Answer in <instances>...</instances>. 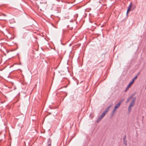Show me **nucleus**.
Returning <instances> with one entry per match:
<instances>
[{"label": "nucleus", "instance_id": "423d86ee", "mask_svg": "<svg viewBox=\"0 0 146 146\" xmlns=\"http://www.w3.org/2000/svg\"><path fill=\"white\" fill-rule=\"evenodd\" d=\"M133 83V81H131L129 84L127 86V88H130L131 85Z\"/></svg>", "mask_w": 146, "mask_h": 146}, {"label": "nucleus", "instance_id": "f8f14e48", "mask_svg": "<svg viewBox=\"0 0 146 146\" xmlns=\"http://www.w3.org/2000/svg\"><path fill=\"white\" fill-rule=\"evenodd\" d=\"M129 88H127V87H126L125 90V92H126L129 89Z\"/></svg>", "mask_w": 146, "mask_h": 146}, {"label": "nucleus", "instance_id": "20e7f679", "mask_svg": "<svg viewBox=\"0 0 146 146\" xmlns=\"http://www.w3.org/2000/svg\"><path fill=\"white\" fill-rule=\"evenodd\" d=\"M131 6H132V3H131L127 8V13H126V14H127V15H128V12H129V11H130V10L131 9Z\"/></svg>", "mask_w": 146, "mask_h": 146}, {"label": "nucleus", "instance_id": "39448f33", "mask_svg": "<svg viewBox=\"0 0 146 146\" xmlns=\"http://www.w3.org/2000/svg\"><path fill=\"white\" fill-rule=\"evenodd\" d=\"M123 143L125 146H126L127 145V141L125 140V136L124 137L123 139Z\"/></svg>", "mask_w": 146, "mask_h": 146}, {"label": "nucleus", "instance_id": "0eeeda50", "mask_svg": "<svg viewBox=\"0 0 146 146\" xmlns=\"http://www.w3.org/2000/svg\"><path fill=\"white\" fill-rule=\"evenodd\" d=\"M137 76H136L134 78H133V80H132V81H133V82H134L135 80V79L137 78Z\"/></svg>", "mask_w": 146, "mask_h": 146}, {"label": "nucleus", "instance_id": "f257e3e1", "mask_svg": "<svg viewBox=\"0 0 146 146\" xmlns=\"http://www.w3.org/2000/svg\"><path fill=\"white\" fill-rule=\"evenodd\" d=\"M111 106V105H110L108 106L107 108L103 113L102 115L99 117L102 119L105 115L107 113L108 111H109V109L110 108Z\"/></svg>", "mask_w": 146, "mask_h": 146}, {"label": "nucleus", "instance_id": "4468645a", "mask_svg": "<svg viewBox=\"0 0 146 146\" xmlns=\"http://www.w3.org/2000/svg\"><path fill=\"white\" fill-rule=\"evenodd\" d=\"M135 100V98H134L133 100Z\"/></svg>", "mask_w": 146, "mask_h": 146}, {"label": "nucleus", "instance_id": "7ed1b4c3", "mask_svg": "<svg viewBox=\"0 0 146 146\" xmlns=\"http://www.w3.org/2000/svg\"><path fill=\"white\" fill-rule=\"evenodd\" d=\"M135 104V101H132L130 104L128 108V111L130 112L132 109V107L134 106Z\"/></svg>", "mask_w": 146, "mask_h": 146}, {"label": "nucleus", "instance_id": "2eb2a0df", "mask_svg": "<svg viewBox=\"0 0 146 146\" xmlns=\"http://www.w3.org/2000/svg\"><path fill=\"white\" fill-rule=\"evenodd\" d=\"M66 86H64V87L65 88H66Z\"/></svg>", "mask_w": 146, "mask_h": 146}, {"label": "nucleus", "instance_id": "f03ea898", "mask_svg": "<svg viewBox=\"0 0 146 146\" xmlns=\"http://www.w3.org/2000/svg\"><path fill=\"white\" fill-rule=\"evenodd\" d=\"M121 103V102H119L117 103V104H116L112 111V113L114 114L115 113L117 109L120 106Z\"/></svg>", "mask_w": 146, "mask_h": 146}, {"label": "nucleus", "instance_id": "9b49d317", "mask_svg": "<svg viewBox=\"0 0 146 146\" xmlns=\"http://www.w3.org/2000/svg\"><path fill=\"white\" fill-rule=\"evenodd\" d=\"M129 88H127V87H126L125 90V92H126L129 89Z\"/></svg>", "mask_w": 146, "mask_h": 146}, {"label": "nucleus", "instance_id": "1a4fd4ad", "mask_svg": "<svg viewBox=\"0 0 146 146\" xmlns=\"http://www.w3.org/2000/svg\"><path fill=\"white\" fill-rule=\"evenodd\" d=\"M133 96H130L129 98V100H131V99L133 97Z\"/></svg>", "mask_w": 146, "mask_h": 146}, {"label": "nucleus", "instance_id": "9d476101", "mask_svg": "<svg viewBox=\"0 0 146 146\" xmlns=\"http://www.w3.org/2000/svg\"><path fill=\"white\" fill-rule=\"evenodd\" d=\"M48 145H51V142L50 141H48Z\"/></svg>", "mask_w": 146, "mask_h": 146}, {"label": "nucleus", "instance_id": "6e6552de", "mask_svg": "<svg viewBox=\"0 0 146 146\" xmlns=\"http://www.w3.org/2000/svg\"><path fill=\"white\" fill-rule=\"evenodd\" d=\"M102 119H101L99 117V118L97 120V122H99Z\"/></svg>", "mask_w": 146, "mask_h": 146}, {"label": "nucleus", "instance_id": "ddd939ff", "mask_svg": "<svg viewBox=\"0 0 146 146\" xmlns=\"http://www.w3.org/2000/svg\"><path fill=\"white\" fill-rule=\"evenodd\" d=\"M3 15L5 16H6L4 14Z\"/></svg>", "mask_w": 146, "mask_h": 146}]
</instances>
